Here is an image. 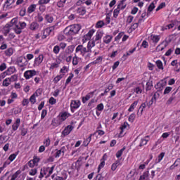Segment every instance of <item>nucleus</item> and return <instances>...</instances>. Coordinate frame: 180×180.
I'll return each mask as SVG.
<instances>
[{"label": "nucleus", "instance_id": "1", "mask_svg": "<svg viewBox=\"0 0 180 180\" xmlns=\"http://www.w3.org/2000/svg\"><path fill=\"white\" fill-rule=\"evenodd\" d=\"M79 30H81V25L78 24L72 25L67 27L64 30L63 33L65 36H74V34H77Z\"/></svg>", "mask_w": 180, "mask_h": 180}, {"label": "nucleus", "instance_id": "2", "mask_svg": "<svg viewBox=\"0 0 180 180\" xmlns=\"http://www.w3.org/2000/svg\"><path fill=\"white\" fill-rule=\"evenodd\" d=\"M70 116H71V114H70V112H68L64 111V112H60L58 116L57 122H56V119H53L52 120V125L57 126V124H61V123H63V122H65V120H67V119H68Z\"/></svg>", "mask_w": 180, "mask_h": 180}, {"label": "nucleus", "instance_id": "3", "mask_svg": "<svg viewBox=\"0 0 180 180\" xmlns=\"http://www.w3.org/2000/svg\"><path fill=\"white\" fill-rule=\"evenodd\" d=\"M56 29H58V22H56L53 26L46 28L44 30L42 39H46L47 36H50V34L52 33V32H54V30H56Z\"/></svg>", "mask_w": 180, "mask_h": 180}, {"label": "nucleus", "instance_id": "4", "mask_svg": "<svg viewBox=\"0 0 180 180\" xmlns=\"http://www.w3.org/2000/svg\"><path fill=\"white\" fill-rule=\"evenodd\" d=\"M16 64L20 68L26 67L28 64L27 59L25 56H20L16 60Z\"/></svg>", "mask_w": 180, "mask_h": 180}, {"label": "nucleus", "instance_id": "5", "mask_svg": "<svg viewBox=\"0 0 180 180\" xmlns=\"http://www.w3.org/2000/svg\"><path fill=\"white\" fill-rule=\"evenodd\" d=\"M37 74H39V72L35 70H27L24 72V77L25 79H30V78H33V77L37 75Z\"/></svg>", "mask_w": 180, "mask_h": 180}, {"label": "nucleus", "instance_id": "6", "mask_svg": "<svg viewBox=\"0 0 180 180\" xmlns=\"http://www.w3.org/2000/svg\"><path fill=\"white\" fill-rule=\"evenodd\" d=\"M75 51L76 53H80L82 56H84L86 53H89L86 47H84V45H78Z\"/></svg>", "mask_w": 180, "mask_h": 180}, {"label": "nucleus", "instance_id": "7", "mask_svg": "<svg viewBox=\"0 0 180 180\" xmlns=\"http://www.w3.org/2000/svg\"><path fill=\"white\" fill-rule=\"evenodd\" d=\"M25 27H26V22H18V27L15 28V33H16V34H20V33H22V30L25 29Z\"/></svg>", "mask_w": 180, "mask_h": 180}, {"label": "nucleus", "instance_id": "8", "mask_svg": "<svg viewBox=\"0 0 180 180\" xmlns=\"http://www.w3.org/2000/svg\"><path fill=\"white\" fill-rule=\"evenodd\" d=\"M44 60V56L43 54H40L37 58L34 59V67H39V65L43 63Z\"/></svg>", "mask_w": 180, "mask_h": 180}, {"label": "nucleus", "instance_id": "9", "mask_svg": "<svg viewBox=\"0 0 180 180\" xmlns=\"http://www.w3.org/2000/svg\"><path fill=\"white\" fill-rule=\"evenodd\" d=\"M94 33H95V30H89V32L83 37V43H85L87 40H91V38L94 36Z\"/></svg>", "mask_w": 180, "mask_h": 180}, {"label": "nucleus", "instance_id": "10", "mask_svg": "<svg viewBox=\"0 0 180 180\" xmlns=\"http://www.w3.org/2000/svg\"><path fill=\"white\" fill-rule=\"evenodd\" d=\"M72 130H74V127L72 125H68L62 131V134L63 136H68V134H70Z\"/></svg>", "mask_w": 180, "mask_h": 180}, {"label": "nucleus", "instance_id": "11", "mask_svg": "<svg viewBox=\"0 0 180 180\" xmlns=\"http://www.w3.org/2000/svg\"><path fill=\"white\" fill-rule=\"evenodd\" d=\"M19 25V22L18 21V18H13L11 21V23L8 25L10 27H12L15 32V29H18V26Z\"/></svg>", "mask_w": 180, "mask_h": 180}, {"label": "nucleus", "instance_id": "12", "mask_svg": "<svg viewBox=\"0 0 180 180\" xmlns=\"http://www.w3.org/2000/svg\"><path fill=\"white\" fill-rule=\"evenodd\" d=\"M165 85H167V82L162 80L160 82H158L155 86V88L156 89H158V91H162V89H164V86H165Z\"/></svg>", "mask_w": 180, "mask_h": 180}, {"label": "nucleus", "instance_id": "13", "mask_svg": "<svg viewBox=\"0 0 180 180\" xmlns=\"http://www.w3.org/2000/svg\"><path fill=\"white\" fill-rule=\"evenodd\" d=\"M147 106V104L146 103H143L139 110H138V112H137V116L140 117V116H142L143 115V112H144V109H146Z\"/></svg>", "mask_w": 180, "mask_h": 180}, {"label": "nucleus", "instance_id": "14", "mask_svg": "<svg viewBox=\"0 0 180 180\" xmlns=\"http://www.w3.org/2000/svg\"><path fill=\"white\" fill-rule=\"evenodd\" d=\"M74 49H75V47L73 45L68 46L65 51V56L66 57L67 56H70V54L74 52Z\"/></svg>", "mask_w": 180, "mask_h": 180}, {"label": "nucleus", "instance_id": "15", "mask_svg": "<svg viewBox=\"0 0 180 180\" xmlns=\"http://www.w3.org/2000/svg\"><path fill=\"white\" fill-rule=\"evenodd\" d=\"M81 105V102L79 101H72L70 103L71 109H78Z\"/></svg>", "mask_w": 180, "mask_h": 180}, {"label": "nucleus", "instance_id": "16", "mask_svg": "<svg viewBox=\"0 0 180 180\" xmlns=\"http://www.w3.org/2000/svg\"><path fill=\"white\" fill-rule=\"evenodd\" d=\"M40 27V25L36 22H32L30 25V30L36 31L39 30V28Z\"/></svg>", "mask_w": 180, "mask_h": 180}, {"label": "nucleus", "instance_id": "17", "mask_svg": "<svg viewBox=\"0 0 180 180\" xmlns=\"http://www.w3.org/2000/svg\"><path fill=\"white\" fill-rule=\"evenodd\" d=\"M19 126H20V118H18L15 120V122L12 125L13 131H16V130H18V129H19Z\"/></svg>", "mask_w": 180, "mask_h": 180}, {"label": "nucleus", "instance_id": "18", "mask_svg": "<svg viewBox=\"0 0 180 180\" xmlns=\"http://www.w3.org/2000/svg\"><path fill=\"white\" fill-rule=\"evenodd\" d=\"M92 2H94V0H79L77 2V5H82V4H86L87 6H89V5H92Z\"/></svg>", "mask_w": 180, "mask_h": 180}, {"label": "nucleus", "instance_id": "19", "mask_svg": "<svg viewBox=\"0 0 180 180\" xmlns=\"http://www.w3.org/2000/svg\"><path fill=\"white\" fill-rule=\"evenodd\" d=\"M160 98V93L158 91L155 92L153 95V96L151 98V101L149 102L150 105H153V103H155L157 102V99Z\"/></svg>", "mask_w": 180, "mask_h": 180}, {"label": "nucleus", "instance_id": "20", "mask_svg": "<svg viewBox=\"0 0 180 180\" xmlns=\"http://www.w3.org/2000/svg\"><path fill=\"white\" fill-rule=\"evenodd\" d=\"M94 94H95V92H90L85 97L82 98V102L83 103H86V102H88V101H89V99H91V98H92L94 96Z\"/></svg>", "mask_w": 180, "mask_h": 180}, {"label": "nucleus", "instance_id": "21", "mask_svg": "<svg viewBox=\"0 0 180 180\" xmlns=\"http://www.w3.org/2000/svg\"><path fill=\"white\" fill-rule=\"evenodd\" d=\"M167 46V42L162 41L160 44H159L156 47V51H162V50H164V49H165Z\"/></svg>", "mask_w": 180, "mask_h": 180}, {"label": "nucleus", "instance_id": "22", "mask_svg": "<svg viewBox=\"0 0 180 180\" xmlns=\"http://www.w3.org/2000/svg\"><path fill=\"white\" fill-rule=\"evenodd\" d=\"M103 34L101 32H97L95 37L93 38V41H98L102 39Z\"/></svg>", "mask_w": 180, "mask_h": 180}, {"label": "nucleus", "instance_id": "23", "mask_svg": "<svg viewBox=\"0 0 180 180\" xmlns=\"http://www.w3.org/2000/svg\"><path fill=\"white\" fill-rule=\"evenodd\" d=\"M93 47H95V41L94 40L89 41L87 44V51H89V53L92 52Z\"/></svg>", "mask_w": 180, "mask_h": 180}, {"label": "nucleus", "instance_id": "24", "mask_svg": "<svg viewBox=\"0 0 180 180\" xmlns=\"http://www.w3.org/2000/svg\"><path fill=\"white\" fill-rule=\"evenodd\" d=\"M15 72H16V68H15V67H10L6 70L7 75H12V74H15Z\"/></svg>", "mask_w": 180, "mask_h": 180}, {"label": "nucleus", "instance_id": "25", "mask_svg": "<svg viewBox=\"0 0 180 180\" xmlns=\"http://www.w3.org/2000/svg\"><path fill=\"white\" fill-rule=\"evenodd\" d=\"M13 48H8L5 51L4 54L6 57H11L13 55Z\"/></svg>", "mask_w": 180, "mask_h": 180}, {"label": "nucleus", "instance_id": "26", "mask_svg": "<svg viewBox=\"0 0 180 180\" xmlns=\"http://www.w3.org/2000/svg\"><path fill=\"white\" fill-rule=\"evenodd\" d=\"M124 2H126V0H122V1H121V2L117 5V8L118 9H120H120L121 10H123V9H124L125 8H126V6H127V4H126V3H124Z\"/></svg>", "mask_w": 180, "mask_h": 180}, {"label": "nucleus", "instance_id": "27", "mask_svg": "<svg viewBox=\"0 0 180 180\" xmlns=\"http://www.w3.org/2000/svg\"><path fill=\"white\" fill-rule=\"evenodd\" d=\"M77 13L79 15H85V13H86V9L85 8V7H79L77 9Z\"/></svg>", "mask_w": 180, "mask_h": 180}, {"label": "nucleus", "instance_id": "28", "mask_svg": "<svg viewBox=\"0 0 180 180\" xmlns=\"http://www.w3.org/2000/svg\"><path fill=\"white\" fill-rule=\"evenodd\" d=\"M112 37L110 35H106L103 38V40L105 44H109L112 41Z\"/></svg>", "mask_w": 180, "mask_h": 180}, {"label": "nucleus", "instance_id": "29", "mask_svg": "<svg viewBox=\"0 0 180 180\" xmlns=\"http://www.w3.org/2000/svg\"><path fill=\"white\" fill-rule=\"evenodd\" d=\"M12 84V82H11V79H9V77L6 78L2 83V86H9V85H11Z\"/></svg>", "mask_w": 180, "mask_h": 180}, {"label": "nucleus", "instance_id": "30", "mask_svg": "<svg viewBox=\"0 0 180 180\" xmlns=\"http://www.w3.org/2000/svg\"><path fill=\"white\" fill-rule=\"evenodd\" d=\"M137 105H139V101H134L129 107V108L128 109V112H133L134 110V109H136V106H137Z\"/></svg>", "mask_w": 180, "mask_h": 180}, {"label": "nucleus", "instance_id": "31", "mask_svg": "<svg viewBox=\"0 0 180 180\" xmlns=\"http://www.w3.org/2000/svg\"><path fill=\"white\" fill-rule=\"evenodd\" d=\"M37 6L36 4H31L27 8L28 13H33V12L36 11Z\"/></svg>", "mask_w": 180, "mask_h": 180}, {"label": "nucleus", "instance_id": "32", "mask_svg": "<svg viewBox=\"0 0 180 180\" xmlns=\"http://www.w3.org/2000/svg\"><path fill=\"white\" fill-rule=\"evenodd\" d=\"M160 36L158 35H151V40L155 44H157L160 41Z\"/></svg>", "mask_w": 180, "mask_h": 180}, {"label": "nucleus", "instance_id": "33", "mask_svg": "<svg viewBox=\"0 0 180 180\" xmlns=\"http://www.w3.org/2000/svg\"><path fill=\"white\" fill-rule=\"evenodd\" d=\"M148 136H146L145 138L141 139L140 143H139V146L140 147H143V146H146V144H147L148 141Z\"/></svg>", "mask_w": 180, "mask_h": 180}, {"label": "nucleus", "instance_id": "34", "mask_svg": "<svg viewBox=\"0 0 180 180\" xmlns=\"http://www.w3.org/2000/svg\"><path fill=\"white\" fill-rule=\"evenodd\" d=\"M45 20H46V22H48V23H53L54 18H53L51 15L46 14L45 15Z\"/></svg>", "mask_w": 180, "mask_h": 180}, {"label": "nucleus", "instance_id": "35", "mask_svg": "<svg viewBox=\"0 0 180 180\" xmlns=\"http://www.w3.org/2000/svg\"><path fill=\"white\" fill-rule=\"evenodd\" d=\"M118 165H120V160H116L115 162L112 165V171H116V168H117Z\"/></svg>", "mask_w": 180, "mask_h": 180}, {"label": "nucleus", "instance_id": "36", "mask_svg": "<svg viewBox=\"0 0 180 180\" xmlns=\"http://www.w3.org/2000/svg\"><path fill=\"white\" fill-rule=\"evenodd\" d=\"M126 150V147H123L121 150H118L116 153L117 158H120L123 155V151Z\"/></svg>", "mask_w": 180, "mask_h": 180}, {"label": "nucleus", "instance_id": "37", "mask_svg": "<svg viewBox=\"0 0 180 180\" xmlns=\"http://www.w3.org/2000/svg\"><path fill=\"white\" fill-rule=\"evenodd\" d=\"M54 166H52L51 167H46V171H48V174L46 175V178H49L51 174H53V172L54 171Z\"/></svg>", "mask_w": 180, "mask_h": 180}, {"label": "nucleus", "instance_id": "38", "mask_svg": "<svg viewBox=\"0 0 180 180\" xmlns=\"http://www.w3.org/2000/svg\"><path fill=\"white\" fill-rule=\"evenodd\" d=\"M65 2L67 0H60L57 2V7L58 8H64V5H65Z\"/></svg>", "mask_w": 180, "mask_h": 180}, {"label": "nucleus", "instance_id": "39", "mask_svg": "<svg viewBox=\"0 0 180 180\" xmlns=\"http://www.w3.org/2000/svg\"><path fill=\"white\" fill-rule=\"evenodd\" d=\"M60 65V63L55 62L51 64V66L49 68V70H54L55 68H58Z\"/></svg>", "mask_w": 180, "mask_h": 180}, {"label": "nucleus", "instance_id": "40", "mask_svg": "<svg viewBox=\"0 0 180 180\" xmlns=\"http://www.w3.org/2000/svg\"><path fill=\"white\" fill-rule=\"evenodd\" d=\"M165 155V153H161L158 155V158L156 159L157 164H158V162H161V161H162V158H164Z\"/></svg>", "mask_w": 180, "mask_h": 180}, {"label": "nucleus", "instance_id": "41", "mask_svg": "<svg viewBox=\"0 0 180 180\" xmlns=\"http://www.w3.org/2000/svg\"><path fill=\"white\" fill-rule=\"evenodd\" d=\"M92 139V134H91L89 136V137H88L84 142L83 144L84 146V147H86L88 146V144H89V143H91V140Z\"/></svg>", "mask_w": 180, "mask_h": 180}, {"label": "nucleus", "instance_id": "42", "mask_svg": "<svg viewBox=\"0 0 180 180\" xmlns=\"http://www.w3.org/2000/svg\"><path fill=\"white\" fill-rule=\"evenodd\" d=\"M156 65L159 70H164V66L162 65V62L160 60L156 61Z\"/></svg>", "mask_w": 180, "mask_h": 180}, {"label": "nucleus", "instance_id": "43", "mask_svg": "<svg viewBox=\"0 0 180 180\" xmlns=\"http://www.w3.org/2000/svg\"><path fill=\"white\" fill-rule=\"evenodd\" d=\"M155 8V4H154V2H152L148 7V12H153V11H154Z\"/></svg>", "mask_w": 180, "mask_h": 180}, {"label": "nucleus", "instance_id": "44", "mask_svg": "<svg viewBox=\"0 0 180 180\" xmlns=\"http://www.w3.org/2000/svg\"><path fill=\"white\" fill-rule=\"evenodd\" d=\"M73 78H74V74L70 73V74L69 75V77H68V79H66L65 84H66V85H68V84L71 82V80H72Z\"/></svg>", "mask_w": 180, "mask_h": 180}, {"label": "nucleus", "instance_id": "45", "mask_svg": "<svg viewBox=\"0 0 180 180\" xmlns=\"http://www.w3.org/2000/svg\"><path fill=\"white\" fill-rule=\"evenodd\" d=\"M63 77H64V75H60L56 76L54 79H53V82L55 84H57L58 82V81H60L61 79V78H63Z\"/></svg>", "mask_w": 180, "mask_h": 180}, {"label": "nucleus", "instance_id": "46", "mask_svg": "<svg viewBox=\"0 0 180 180\" xmlns=\"http://www.w3.org/2000/svg\"><path fill=\"white\" fill-rule=\"evenodd\" d=\"M32 160L33 163L35 165L36 167H37L38 164H39V161H40V158H39L37 156H34L33 160Z\"/></svg>", "mask_w": 180, "mask_h": 180}, {"label": "nucleus", "instance_id": "47", "mask_svg": "<svg viewBox=\"0 0 180 180\" xmlns=\"http://www.w3.org/2000/svg\"><path fill=\"white\" fill-rule=\"evenodd\" d=\"M128 126H129V123H127V122H124V124H122V126L120 127V129H121L120 134H122V133H123V130H124V129H127Z\"/></svg>", "mask_w": 180, "mask_h": 180}, {"label": "nucleus", "instance_id": "48", "mask_svg": "<svg viewBox=\"0 0 180 180\" xmlns=\"http://www.w3.org/2000/svg\"><path fill=\"white\" fill-rule=\"evenodd\" d=\"M136 119V114L132 113L129 117V122H131V123H133L134 122V120Z\"/></svg>", "mask_w": 180, "mask_h": 180}, {"label": "nucleus", "instance_id": "49", "mask_svg": "<svg viewBox=\"0 0 180 180\" xmlns=\"http://www.w3.org/2000/svg\"><path fill=\"white\" fill-rule=\"evenodd\" d=\"M172 91V87L171 86H167L164 91V95H167L168 94H169V92H171Z\"/></svg>", "mask_w": 180, "mask_h": 180}, {"label": "nucleus", "instance_id": "50", "mask_svg": "<svg viewBox=\"0 0 180 180\" xmlns=\"http://www.w3.org/2000/svg\"><path fill=\"white\" fill-rule=\"evenodd\" d=\"M147 178H148V171L145 172L141 176L140 179L144 180V179H147Z\"/></svg>", "mask_w": 180, "mask_h": 180}, {"label": "nucleus", "instance_id": "51", "mask_svg": "<svg viewBox=\"0 0 180 180\" xmlns=\"http://www.w3.org/2000/svg\"><path fill=\"white\" fill-rule=\"evenodd\" d=\"M8 78L11 82H15V81H18V75H13Z\"/></svg>", "mask_w": 180, "mask_h": 180}, {"label": "nucleus", "instance_id": "52", "mask_svg": "<svg viewBox=\"0 0 180 180\" xmlns=\"http://www.w3.org/2000/svg\"><path fill=\"white\" fill-rule=\"evenodd\" d=\"M53 51L55 54H58L60 53V46L58 45L55 46Z\"/></svg>", "mask_w": 180, "mask_h": 180}, {"label": "nucleus", "instance_id": "53", "mask_svg": "<svg viewBox=\"0 0 180 180\" xmlns=\"http://www.w3.org/2000/svg\"><path fill=\"white\" fill-rule=\"evenodd\" d=\"M105 26V22L101 20L97 22L96 27L98 28L103 27Z\"/></svg>", "mask_w": 180, "mask_h": 180}, {"label": "nucleus", "instance_id": "54", "mask_svg": "<svg viewBox=\"0 0 180 180\" xmlns=\"http://www.w3.org/2000/svg\"><path fill=\"white\" fill-rule=\"evenodd\" d=\"M134 92H136V94H137L138 95L141 94V92H143V89H141V87L140 86H138V87H136L134 89Z\"/></svg>", "mask_w": 180, "mask_h": 180}, {"label": "nucleus", "instance_id": "55", "mask_svg": "<svg viewBox=\"0 0 180 180\" xmlns=\"http://www.w3.org/2000/svg\"><path fill=\"white\" fill-rule=\"evenodd\" d=\"M72 64L73 65H78V57L77 56V55H75L72 58Z\"/></svg>", "mask_w": 180, "mask_h": 180}, {"label": "nucleus", "instance_id": "56", "mask_svg": "<svg viewBox=\"0 0 180 180\" xmlns=\"http://www.w3.org/2000/svg\"><path fill=\"white\" fill-rule=\"evenodd\" d=\"M120 12V9H119L118 8H117L116 9L114 10L113 12V16L114 18H117V16H119V13Z\"/></svg>", "mask_w": 180, "mask_h": 180}, {"label": "nucleus", "instance_id": "57", "mask_svg": "<svg viewBox=\"0 0 180 180\" xmlns=\"http://www.w3.org/2000/svg\"><path fill=\"white\" fill-rule=\"evenodd\" d=\"M50 2V0H39L38 1L39 5H46Z\"/></svg>", "mask_w": 180, "mask_h": 180}, {"label": "nucleus", "instance_id": "58", "mask_svg": "<svg viewBox=\"0 0 180 180\" xmlns=\"http://www.w3.org/2000/svg\"><path fill=\"white\" fill-rule=\"evenodd\" d=\"M102 56H99L94 61L92 62V64H98V63H101L102 61Z\"/></svg>", "mask_w": 180, "mask_h": 180}, {"label": "nucleus", "instance_id": "59", "mask_svg": "<svg viewBox=\"0 0 180 180\" xmlns=\"http://www.w3.org/2000/svg\"><path fill=\"white\" fill-rule=\"evenodd\" d=\"M57 39H58V41H63L65 40V36H64L63 34H58L57 37Z\"/></svg>", "mask_w": 180, "mask_h": 180}, {"label": "nucleus", "instance_id": "60", "mask_svg": "<svg viewBox=\"0 0 180 180\" xmlns=\"http://www.w3.org/2000/svg\"><path fill=\"white\" fill-rule=\"evenodd\" d=\"M36 95H32L31 96L30 98V101L31 102V103H32L34 105V103H36Z\"/></svg>", "mask_w": 180, "mask_h": 180}, {"label": "nucleus", "instance_id": "61", "mask_svg": "<svg viewBox=\"0 0 180 180\" xmlns=\"http://www.w3.org/2000/svg\"><path fill=\"white\" fill-rule=\"evenodd\" d=\"M57 101L56 100V98H54V97H51L49 98V103L50 105H56Z\"/></svg>", "mask_w": 180, "mask_h": 180}, {"label": "nucleus", "instance_id": "62", "mask_svg": "<svg viewBox=\"0 0 180 180\" xmlns=\"http://www.w3.org/2000/svg\"><path fill=\"white\" fill-rule=\"evenodd\" d=\"M15 158H16V154H12L8 157V160L10 162H12V161H13V160H15Z\"/></svg>", "mask_w": 180, "mask_h": 180}, {"label": "nucleus", "instance_id": "63", "mask_svg": "<svg viewBox=\"0 0 180 180\" xmlns=\"http://www.w3.org/2000/svg\"><path fill=\"white\" fill-rule=\"evenodd\" d=\"M10 98H11V99H17L18 98V94L12 91L10 96Z\"/></svg>", "mask_w": 180, "mask_h": 180}, {"label": "nucleus", "instance_id": "64", "mask_svg": "<svg viewBox=\"0 0 180 180\" xmlns=\"http://www.w3.org/2000/svg\"><path fill=\"white\" fill-rule=\"evenodd\" d=\"M30 175L34 176L37 174V169H32L30 171Z\"/></svg>", "mask_w": 180, "mask_h": 180}]
</instances>
